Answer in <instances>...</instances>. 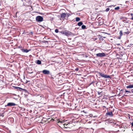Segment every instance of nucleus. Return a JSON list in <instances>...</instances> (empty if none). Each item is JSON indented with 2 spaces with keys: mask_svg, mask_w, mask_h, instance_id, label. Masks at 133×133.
Segmentation results:
<instances>
[{
  "mask_svg": "<svg viewBox=\"0 0 133 133\" xmlns=\"http://www.w3.org/2000/svg\"><path fill=\"white\" fill-rule=\"evenodd\" d=\"M36 99L38 101L41 102H43L44 99V95L42 94L36 95Z\"/></svg>",
  "mask_w": 133,
  "mask_h": 133,
  "instance_id": "obj_1",
  "label": "nucleus"
},
{
  "mask_svg": "<svg viewBox=\"0 0 133 133\" xmlns=\"http://www.w3.org/2000/svg\"><path fill=\"white\" fill-rule=\"evenodd\" d=\"M24 2H23V5L26 6H30L31 8H32V6H31V2L30 0H23Z\"/></svg>",
  "mask_w": 133,
  "mask_h": 133,
  "instance_id": "obj_2",
  "label": "nucleus"
},
{
  "mask_svg": "<svg viewBox=\"0 0 133 133\" xmlns=\"http://www.w3.org/2000/svg\"><path fill=\"white\" fill-rule=\"evenodd\" d=\"M98 73L99 75L102 77L105 78H111V77L110 76L107 75H104V74L100 72H98Z\"/></svg>",
  "mask_w": 133,
  "mask_h": 133,
  "instance_id": "obj_3",
  "label": "nucleus"
},
{
  "mask_svg": "<svg viewBox=\"0 0 133 133\" xmlns=\"http://www.w3.org/2000/svg\"><path fill=\"white\" fill-rule=\"evenodd\" d=\"M36 20L38 22H41L43 20V17L40 16H38L36 18Z\"/></svg>",
  "mask_w": 133,
  "mask_h": 133,
  "instance_id": "obj_4",
  "label": "nucleus"
},
{
  "mask_svg": "<svg viewBox=\"0 0 133 133\" xmlns=\"http://www.w3.org/2000/svg\"><path fill=\"white\" fill-rule=\"evenodd\" d=\"M97 57H103L106 56L105 54L104 53H99L97 54H96Z\"/></svg>",
  "mask_w": 133,
  "mask_h": 133,
  "instance_id": "obj_5",
  "label": "nucleus"
},
{
  "mask_svg": "<svg viewBox=\"0 0 133 133\" xmlns=\"http://www.w3.org/2000/svg\"><path fill=\"white\" fill-rule=\"evenodd\" d=\"M105 115L107 116H109L111 117H112L114 115L112 111L107 112L106 113Z\"/></svg>",
  "mask_w": 133,
  "mask_h": 133,
  "instance_id": "obj_6",
  "label": "nucleus"
},
{
  "mask_svg": "<svg viewBox=\"0 0 133 133\" xmlns=\"http://www.w3.org/2000/svg\"><path fill=\"white\" fill-rule=\"evenodd\" d=\"M65 14V13H62L61 15V18H62L64 20L65 18V17L66 16V14Z\"/></svg>",
  "mask_w": 133,
  "mask_h": 133,
  "instance_id": "obj_7",
  "label": "nucleus"
},
{
  "mask_svg": "<svg viewBox=\"0 0 133 133\" xmlns=\"http://www.w3.org/2000/svg\"><path fill=\"white\" fill-rule=\"evenodd\" d=\"M71 32L69 31L65 30L64 31V34L65 35L68 36L71 34Z\"/></svg>",
  "mask_w": 133,
  "mask_h": 133,
  "instance_id": "obj_8",
  "label": "nucleus"
},
{
  "mask_svg": "<svg viewBox=\"0 0 133 133\" xmlns=\"http://www.w3.org/2000/svg\"><path fill=\"white\" fill-rule=\"evenodd\" d=\"M43 73L44 74H49L50 73V72L48 70H44L42 71Z\"/></svg>",
  "mask_w": 133,
  "mask_h": 133,
  "instance_id": "obj_9",
  "label": "nucleus"
},
{
  "mask_svg": "<svg viewBox=\"0 0 133 133\" xmlns=\"http://www.w3.org/2000/svg\"><path fill=\"white\" fill-rule=\"evenodd\" d=\"M16 105L15 104L13 103H8L7 105H5V106H14Z\"/></svg>",
  "mask_w": 133,
  "mask_h": 133,
  "instance_id": "obj_10",
  "label": "nucleus"
},
{
  "mask_svg": "<svg viewBox=\"0 0 133 133\" xmlns=\"http://www.w3.org/2000/svg\"><path fill=\"white\" fill-rule=\"evenodd\" d=\"M21 50L23 52L26 53L28 52L30 50H28L27 49H21Z\"/></svg>",
  "mask_w": 133,
  "mask_h": 133,
  "instance_id": "obj_11",
  "label": "nucleus"
},
{
  "mask_svg": "<svg viewBox=\"0 0 133 133\" xmlns=\"http://www.w3.org/2000/svg\"><path fill=\"white\" fill-rule=\"evenodd\" d=\"M126 88H133V84H130L129 85L127 86Z\"/></svg>",
  "mask_w": 133,
  "mask_h": 133,
  "instance_id": "obj_12",
  "label": "nucleus"
},
{
  "mask_svg": "<svg viewBox=\"0 0 133 133\" xmlns=\"http://www.w3.org/2000/svg\"><path fill=\"white\" fill-rule=\"evenodd\" d=\"M126 30H127V31L124 32V35H125V34L128 35V34H129L130 33V32L128 31V29H127Z\"/></svg>",
  "mask_w": 133,
  "mask_h": 133,
  "instance_id": "obj_13",
  "label": "nucleus"
},
{
  "mask_svg": "<svg viewBox=\"0 0 133 133\" xmlns=\"http://www.w3.org/2000/svg\"><path fill=\"white\" fill-rule=\"evenodd\" d=\"M83 24V23L82 22H78L77 24L79 26H81Z\"/></svg>",
  "mask_w": 133,
  "mask_h": 133,
  "instance_id": "obj_14",
  "label": "nucleus"
},
{
  "mask_svg": "<svg viewBox=\"0 0 133 133\" xmlns=\"http://www.w3.org/2000/svg\"><path fill=\"white\" fill-rule=\"evenodd\" d=\"M36 63L38 64H40L41 63V61L39 60H38L36 62Z\"/></svg>",
  "mask_w": 133,
  "mask_h": 133,
  "instance_id": "obj_15",
  "label": "nucleus"
},
{
  "mask_svg": "<svg viewBox=\"0 0 133 133\" xmlns=\"http://www.w3.org/2000/svg\"><path fill=\"white\" fill-rule=\"evenodd\" d=\"M80 20V19L78 17H77L76 18V21H78Z\"/></svg>",
  "mask_w": 133,
  "mask_h": 133,
  "instance_id": "obj_16",
  "label": "nucleus"
},
{
  "mask_svg": "<svg viewBox=\"0 0 133 133\" xmlns=\"http://www.w3.org/2000/svg\"><path fill=\"white\" fill-rule=\"evenodd\" d=\"M98 94L99 95H100L101 96H102V92H99L98 91L97 92Z\"/></svg>",
  "mask_w": 133,
  "mask_h": 133,
  "instance_id": "obj_17",
  "label": "nucleus"
},
{
  "mask_svg": "<svg viewBox=\"0 0 133 133\" xmlns=\"http://www.w3.org/2000/svg\"><path fill=\"white\" fill-rule=\"evenodd\" d=\"M82 28L83 29H86V26L85 25H83L82 26Z\"/></svg>",
  "mask_w": 133,
  "mask_h": 133,
  "instance_id": "obj_18",
  "label": "nucleus"
},
{
  "mask_svg": "<svg viewBox=\"0 0 133 133\" xmlns=\"http://www.w3.org/2000/svg\"><path fill=\"white\" fill-rule=\"evenodd\" d=\"M104 103V105H105L106 106L107 105H108V103L106 101H105Z\"/></svg>",
  "mask_w": 133,
  "mask_h": 133,
  "instance_id": "obj_19",
  "label": "nucleus"
},
{
  "mask_svg": "<svg viewBox=\"0 0 133 133\" xmlns=\"http://www.w3.org/2000/svg\"><path fill=\"white\" fill-rule=\"evenodd\" d=\"M119 34L121 37L123 35V33L122 31H120Z\"/></svg>",
  "mask_w": 133,
  "mask_h": 133,
  "instance_id": "obj_20",
  "label": "nucleus"
},
{
  "mask_svg": "<svg viewBox=\"0 0 133 133\" xmlns=\"http://www.w3.org/2000/svg\"><path fill=\"white\" fill-rule=\"evenodd\" d=\"M119 9V7L117 6L115 8V10H118Z\"/></svg>",
  "mask_w": 133,
  "mask_h": 133,
  "instance_id": "obj_21",
  "label": "nucleus"
},
{
  "mask_svg": "<svg viewBox=\"0 0 133 133\" xmlns=\"http://www.w3.org/2000/svg\"><path fill=\"white\" fill-rule=\"evenodd\" d=\"M14 87V88L15 89H16L17 90H19L18 88H19V87Z\"/></svg>",
  "mask_w": 133,
  "mask_h": 133,
  "instance_id": "obj_22",
  "label": "nucleus"
},
{
  "mask_svg": "<svg viewBox=\"0 0 133 133\" xmlns=\"http://www.w3.org/2000/svg\"><path fill=\"white\" fill-rule=\"evenodd\" d=\"M19 88L18 90H19L20 91H22V90H24V89H23L22 88H20V87H19V88Z\"/></svg>",
  "mask_w": 133,
  "mask_h": 133,
  "instance_id": "obj_23",
  "label": "nucleus"
},
{
  "mask_svg": "<svg viewBox=\"0 0 133 133\" xmlns=\"http://www.w3.org/2000/svg\"><path fill=\"white\" fill-rule=\"evenodd\" d=\"M55 32L56 33H57L58 32V30L57 29H56L55 30Z\"/></svg>",
  "mask_w": 133,
  "mask_h": 133,
  "instance_id": "obj_24",
  "label": "nucleus"
},
{
  "mask_svg": "<svg viewBox=\"0 0 133 133\" xmlns=\"http://www.w3.org/2000/svg\"><path fill=\"white\" fill-rule=\"evenodd\" d=\"M110 10V9L109 8H107L105 10L107 12L109 11Z\"/></svg>",
  "mask_w": 133,
  "mask_h": 133,
  "instance_id": "obj_25",
  "label": "nucleus"
},
{
  "mask_svg": "<svg viewBox=\"0 0 133 133\" xmlns=\"http://www.w3.org/2000/svg\"><path fill=\"white\" fill-rule=\"evenodd\" d=\"M103 104L102 105V107L103 109H104V108H106V106L105 105H103Z\"/></svg>",
  "mask_w": 133,
  "mask_h": 133,
  "instance_id": "obj_26",
  "label": "nucleus"
},
{
  "mask_svg": "<svg viewBox=\"0 0 133 133\" xmlns=\"http://www.w3.org/2000/svg\"><path fill=\"white\" fill-rule=\"evenodd\" d=\"M59 32L61 33L62 34H64V31H60Z\"/></svg>",
  "mask_w": 133,
  "mask_h": 133,
  "instance_id": "obj_27",
  "label": "nucleus"
},
{
  "mask_svg": "<svg viewBox=\"0 0 133 133\" xmlns=\"http://www.w3.org/2000/svg\"><path fill=\"white\" fill-rule=\"evenodd\" d=\"M82 112H83L84 113H85V114H87V111H85V110H83L82 111Z\"/></svg>",
  "mask_w": 133,
  "mask_h": 133,
  "instance_id": "obj_28",
  "label": "nucleus"
},
{
  "mask_svg": "<svg viewBox=\"0 0 133 133\" xmlns=\"http://www.w3.org/2000/svg\"><path fill=\"white\" fill-rule=\"evenodd\" d=\"M125 92H129V93H131V92L130 91H128V90H125Z\"/></svg>",
  "mask_w": 133,
  "mask_h": 133,
  "instance_id": "obj_29",
  "label": "nucleus"
},
{
  "mask_svg": "<svg viewBox=\"0 0 133 133\" xmlns=\"http://www.w3.org/2000/svg\"><path fill=\"white\" fill-rule=\"evenodd\" d=\"M78 68H76L75 69V70L76 71H78Z\"/></svg>",
  "mask_w": 133,
  "mask_h": 133,
  "instance_id": "obj_30",
  "label": "nucleus"
},
{
  "mask_svg": "<svg viewBox=\"0 0 133 133\" xmlns=\"http://www.w3.org/2000/svg\"><path fill=\"white\" fill-rule=\"evenodd\" d=\"M29 82H30V81H27V80H26V81L25 82V83H28Z\"/></svg>",
  "mask_w": 133,
  "mask_h": 133,
  "instance_id": "obj_31",
  "label": "nucleus"
},
{
  "mask_svg": "<svg viewBox=\"0 0 133 133\" xmlns=\"http://www.w3.org/2000/svg\"><path fill=\"white\" fill-rule=\"evenodd\" d=\"M130 124L131 125V127H133V122L131 123Z\"/></svg>",
  "mask_w": 133,
  "mask_h": 133,
  "instance_id": "obj_32",
  "label": "nucleus"
},
{
  "mask_svg": "<svg viewBox=\"0 0 133 133\" xmlns=\"http://www.w3.org/2000/svg\"><path fill=\"white\" fill-rule=\"evenodd\" d=\"M130 91L131 92H131H132V93H133V89H132Z\"/></svg>",
  "mask_w": 133,
  "mask_h": 133,
  "instance_id": "obj_33",
  "label": "nucleus"
},
{
  "mask_svg": "<svg viewBox=\"0 0 133 133\" xmlns=\"http://www.w3.org/2000/svg\"><path fill=\"white\" fill-rule=\"evenodd\" d=\"M2 81L0 80V85H1Z\"/></svg>",
  "mask_w": 133,
  "mask_h": 133,
  "instance_id": "obj_34",
  "label": "nucleus"
},
{
  "mask_svg": "<svg viewBox=\"0 0 133 133\" xmlns=\"http://www.w3.org/2000/svg\"><path fill=\"white\" fill-rule=\"evenodd\" d=\"M33 32H30V34H31L32 35L33 34Z\"/></svg>",
  "mask_w": 133,
  "mask_h": 133,
  "instance_id": "obj_35",
  "label": "nucleus"
},
{
  "mask_svg": "<svg viewBox=\"0 0 133 133\" xmlns=\"http://www.w3.org/2000/svg\"><path fill=\"white\" fill-rule=\"evenodd\" d=\"M28 73H29V74H31V73H33L32 72H28Z\"/></svg>",
  "mask_w": 133,
  "mask_h": 133,
  "instance_id": "obj_36",
  "label": "nucleus"
},
{
  "mask_svg": "<svg viewBox=\"0 0 133 133\" xmlns=\"http://www.w3.org/2000/svg\"><path fill=\"white\" fill-rule=\"evenodd\" d=\"M131 19H132L133 20V16L131 18Z\"/></svg>",
  "mask_w": 133,
  "mask_h": 133,
  "instance_id": "obj_37",
  "label": "nucleus"
},
{
  "mask_svg": "<svg viewBox=\"0 0 133 133\" xmlns=\"http://www.w3.org/2000/svg\"><path fill=\"white\" fill-rule=\"evenodd\" d=\"M2 117H3V116H4V115H2Z\"/></svg>",
  "mask_w": 133,
  "mask_h": 133,
  "instance_id": "obj_38",
  "label": "nucleus"
},
{
  "mask_svg": "<svg viewBox=\"0 0 133 133\" xmlns=\"http://www.w3.org/2000/svg\"><path fill=\"white\" fill-rule=\"evenodd\" d=\"M25 77H24V79H25Z\"/></svg>",
  "mask_w": 133,
  "mask_h": 133,
  "instance_id": "obj_39",
  "label": "nucleus"
},
{
  "mask_svg": "<svg viewBox=\"0 0 133 133\" xmlns=\"http://www.w3.org/2000/svg\"><path fill=\"white\" fill-rule=\"evenodd\" d=\"M45 42H46V43H48V41H45Z\"/></svg>",
  "mask_w": 133,
  "mask_h": 133,
  "instance_id": "obj_40",
  "label": "nucleus"
},
{
  "mask_svg": "<svg viewBox=\"0 0 133 133\" xmlns=\"http://www.w3.org/2000/svg\"><path fill=\"white\" fill-rule=\"evenodd\" d=\"M54 120V119H51V120Z\"/></svg>",
  "mask_w": 133,
  "mask_h": 133,
  "instance_id": "obj_41",
  "label": "nucleus"
},
{
  "mask_svg": "<svg viewBox=\"0 0 133 133\" xmlns=\"http://www.w3.org/2000/svg\"><path fill=\"white\" fill-rule=\"evenodd\" d=\"M96 38H95V40H96Z\"/></svg>",
  "mask_w": 133,
  "mask_h": 133,
  "instance_id": "obj_42",
  "label": "nucleus"
}]
</instances>
